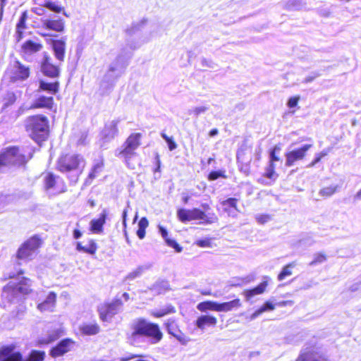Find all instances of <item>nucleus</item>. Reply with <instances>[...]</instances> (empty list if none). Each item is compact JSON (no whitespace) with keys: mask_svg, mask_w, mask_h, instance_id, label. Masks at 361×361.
<instances>
[{"mask_svg":"<svg viewBox=\"0 0 361 361\" xmlns=\"http://www.w3.org/2000/svg\"><path fill=\"white\" fill-rule=\"evenodd\" d=\"M85 166V161L82 156L75 154H66L59 158L57 168L61 172L74 171L73 181L75 182L78 174Z\"/></svg>","mask_w":361,"mask_h":361,"instance_id":"6","label":"nucleus"},{"mask_svg":"<svg viewBox=\"0 0 361 361\" xmlns=\"http://www.w3.org/2000/svg\"><path fill=\"white\" fill-rule=\"evenodd\" d=\"M59 82H49L45 80H40L39 90L55 94L59 91Z\"/></svg>","mask_w":361,"mask_h":361,"instance_id":"27","label":"nucleus"},{"mask_svg":"<svg viewBox=\"0 0 361 361\" xmlns=\"http://www.w3.org/2000/svg\"><path fill=\"white\" fill-rule=\"evenodd\" d=\"M326 260V257L323 254H317L315 255L314 259L310 263V266L316 265L317 264H320L324 262Z\"/></svg>","mask_w":361,"mask_h":361,"instance_id":"47","label":"nucleus"},{"mask_svg":"<svg viewBox=\"0 0 361 361\" xmlns=\"http://www.w3.org/2000/svg\"><path fill=\"white\" fill-rule=\"evenodd\" d=\"M159 232L164 239L166 245L171 247L175 249L177 252H180L182 251V247H180L175 240L171 239L168 238V232L167 230L162 226H158Z\"/></svg>","mask_w":361,"mask_h":361,"instance_id":"24","label":"nucleus"},{"mask_svg":"<svg viewBox=\"0 0 361 361\" xmlns=\"http://www.w3.org/2000/svg\"><path fill=\"white\" fill-rule=\"evenodd\" d=\"M240 305L241 303L239 299H235L223 303L217 302V312H229L233 309L238 308Z\"/></svg>","mask_w":361,"mask_h":361,"instance_id":"28","label":"nucleus"},{"mask_svg":"<svg viewBox=\"0 0 361 361\" xmlns=\"http://www.w3.org/2000/svg\"><path fill=\"white\" fill-rule=\"evenodd\" d=\"M139 228L140 229H146V228L148 226V221L145 217H142L139 223H138Z\"/></svg>","mask_w":361,"mask_h":361,"instance_id":"56","label":"nucleus"},{"mask_svg":"<svg viewBox=\"0 0 361 361\" xmlns=\"http://www.w3.org/2000/svg\"><path fill=\"white\" fill-rule=\"evenodd\" d=\"M219 177H224L223 172L221 171H212L209 174V180H214L219 178Z\"/></svg>","mask_w":361,"mask_h":361,"instance_id":"51","label":"nucleus"},{"mask_svg":"<svg viewBox=\"0 0 361 361\" xmlns=\"http://www.w3.org/2000/svg\"><path fill=\"white\" fill-rule=\"evenodd\" d=\"M74 345V342L68 338L61 341L57 345L51 350V355L54 357H59L69 352Z\"/></svg>","mask_w":361,"mask_h":361,"instance_id":"15","label":"nucleus"},{"mask_svg":"<svg viewBox=\"0 0 361 361\" xmlns=\"http://www.w3.org/2000/svg\"><path fill=\"white\" fill-rule=\"evenodd\" d=\"M161 135L162 138L167 142L169 150L172 151L177 147V145L173 141L172 137H169L165 133H161Z\"/></svg>","mask_w":361,"mask_h":361,"instance_id":"46","label":"nucleus"},{"mask_svg":"<svg viewBox=\"0 0 361 361\" xmlns=\"http://www.w3.org/2000/svg\"><path fill=\"white\" fill-rule=\"evenodd\" d=\"M312 146L310 144H307L300 148L286 153V166L290 167L293 166L298 161L302 160L305 157L307 152Z\"/></svg>","mask_w":361,"mask_h":361,"instance_id":"12","label":"nucleus"},{"mask_svg":"<svg viewBox=\"0 0 361 361\" xmlns=\"http://www.w3.org/2000/svg\"><path fill=\"white\" fill-rule=\"evenodd\" d=\"M56 295L54 292H49L46 299L38 304L37 309L41 312L52 311L55 307Z\"/></svg>","mask_w":361,"mask_h":361,"instance_id":"19","label":"nucleus"},{"mask_svg":"<svg viewBox=\"0 0 361 361\" xmlns=\"http://www.w3.org/2000/svg\"><path fill=\"white\" fill-rule=\"evenodd\" d=\"M54 104V99L51 96L45 97V96H39L37 97L33 104L32 105V108H46L51 109Z\"/></svg>","mask_w":361,"mask_h":361,"instance_id":"23","label":"nucleus"},{"mask_svg":"<svg viewBox=\"0 0 361 361\" xmlns=\"http://www.w3.org/2000/svg\"><path fill=\"white\" fill-rule=\"evenodd\" d=\"M295 267L294 263H290L285 266L281 273L278 275V280L283 281L286 277L290 276L292 274L291 269Z\"/></svg>","mask_w":361,"mask_h":361,"instance_id":"38","label":"nucleus"},{"mask_svg":"<svg viewBox=\"0 0 361 361\" xmlns=\"http://www.w3.org/2000/svg\"><path fill=\"white\" fill-rule=\"evenodd\" d=\"M122 59L121 56H118L116 59V61L112 63L109 68V72H114L117 70L118 63L121 61Z\"/></svg>","mask_w":361,"mask_h":361,"instance_id":"53","label":"nucleus"},{"mask_svg":"<svg viewBox=\"0 0 361 361\" xmlns=\"http://www.w3.org/2000/svg\"><path fill=\"white\" fill-rule=\"evenodd\" d=\"M271 219L269 215L262 214L256 216V220L259 224H264Z\"/></svg>","mask_w":361,"mask_h":361,"instance_id":"50","label":"nucleus"},{"mask_svg":"<svg viewBox=\"0 0 361 361\" xmlns=\"http://www.w3.org/2000/svg\"><path fill=\"white\" fill-rule=\"evenodd\" d=\"M59 337L58 332L54 331L52 334H49L47 338H42L39 341L40 344H48L55 340H56Z\"/></svg>","mask_w":361,"mask_h":361,"instance_id":"44","label":"nucleus"},{"mask_svg":"<svg viewBox=\"0 0 361 361\" xmlns=\"http://www.w3.org/2000/svg\"><path fill=\"white\" fill-rule=\"evenodd\" d=\"M126 216H127V210L124 209L123 212V224L124 227H126Z\"/></svg>","mask_w":361,"mask_h":361,"instance_id":"62","label":"nucleus"},{"mask_svg":"<svg viewBox=\"0 0 361 361\" xmlns=\"http://www.w3.org/2000/svg\"><path fill=\"white\" fill-rule=\"evenodd\" d=\"M329 152L330 149H324L321 152L316 154L314 160L311 164H310L309 166H314L316 164L319 163L323 157L329 153Z\"/></svg>","mask_w":361,"mask_h":361,"instance_id":"43","label":"nucleus"},{"mask_svg":"<svg viewBox=\"0 0 361 361\" xmlns=\"http://www.w3.org/2000/svg\"><path fill=\"white\" fill-rule=\"evenodd\" d=\"M81 332L85 335H95L99 332L100 328L99 325L94 323H85L80 327Z\"/></svg>","mask_w":361,"mask_h":361,"instance_id":"31","label":"nucleus"},{"mask_svg":"<svg viewBox=\"0 0 361 361\" xmlns=\"http://www.w3.org/2000/svg\"><path fill=\"white\" fill-rule=\"evenodd\" d=\"M15 345H8L0 348V361H43L45 357L44 351L32 350L28 357L23 358L20 352L15 351Z\"/></svg>","mask_w":361,"mask_h":361,"instance_id":"5","label":"nucleus"},{"mask_svg":"<svg viewBox=\"0 0 361 361\" xmlns=\"http://www.w3.org/2000/svg\"><path fill=\"white\" fill-rule=\"evenodd\" d=\"M102 168H103L102 163L96 164L93 166L91 172L90 173L88 178L86 179L85 184L90 185L91 183L92 180L94 178H96L100 173V172L102 171Z\"/></svg>","mask_w":361,"mask_h":361,"instance_id":"35","label":"nucleus"},{"mask_svg":"<svg viewBox=\"0 0 361 361\" xmlns=\"http://www.w3.org/2000/svg\"><path fill=\"white\" fill-rule=\"evenodd\" d=\"M26 131L37 142L44 140L49 131V121L45 116H29L25 121Z\"/></svg>","mask_w":361,"mask_h":361,"instance_id":"3","label":"nucleus"},{"mask_svg":"<svg viewBox=\"0 0 361 361\" xmlns=\"http://www.w3.org/2000/svg\"><path fill=\"white\" fill-rule=\"evenodd\" d=\"M146 269L144 267H138L126 276V280L132 281L140 277Z\"/></svg>","mask_w":361,"mask_h":361,"instance_id":"40","label":"nucleus"},{"mask_svg":"<svg viewBox=\"0 0 361 361\" xmlns=\"http://www.w3.org/2000/svg\"><path fill=\"white\" fill-rule=\"evenodd\" d=\"M177 216L181 222L200 220L203 223L212 224L217 219L214 214L209 216L203 211L197 208L192 209H179L177 212Z\"/></svg>","mask_w":361,"mask_h":361,"instance_id":"7","label":"nucleus"},{"mask_svg":"<svg viewBox=\"0 0 361 361\" xmlns=\"http://www.w3.org/2000/svg\"><path fill=\"white\" fill-rule=\"evenodd\" d=\"M137 235L140 239H143L145 236V230L138 228L137 231Z\"/></svg>","mask_w":361,"mask_h":361,"instance_id":"60","label":"nucleus"},{"mask_svg":"<svg viewBox=\"0 0 361 361\" xmlns=\"http://www.w3.org/2000/svg\"><path fill=\"white\" fill-rule=\"evenodd\" d=\"M42 49V45L40 43L32 40H27L22 45V52L25 55H32L39 51Z\"/></svg>","mask_w":361,"mask_h":361,"instance_id":"21","label":"nucleus"},{"mask_svg":"<svg viewBox=\"0 0 361 361\" xmlns=\"http://www.w3.org/2000/svg\"><path fill=\"white\" fill-rule=\"evenodd\" d=\"M32 282L30 279L18 276L11 281L3 289L2 297L10 302H15L20 298L30 293Z\"/></svg>","mask_w":361,"mask_h":361,"instance_id":"2","label":"nucleus"},{"mask_svg":"<svg viewBox=\"0 0 361 361\" xmlns=\"http://www.w3.org/2000/svg\"><path fill=\"white\" fill-rule=\"evenodd\" d=\"M196 244L201 247H206L209 246V241L208 240H199Z\"/></svg>","mask_w":361,"mask_h":361,"instance_id":"59","label":"nucleus"},{"mask_svg":"<svg viewBox=\"0 0 361 361\" xmlns=\"http://www.w3.org/2000/svg\"><path fill=\"white\" fill-rule=\"evenodd\" d=\"M1 161L4 166L6 165H22L25 164L28 159L25 155L19 152V149L16 147L7 148L0 154Z\"/></svg>","mask_w":361,"mask_h":361,"instance_id":"10","label":"nucleus"},{"mask_svg":"<svg viewBox=\"0 0 361 361\" xmlns=\"http://www.w3.org/2000/svg\"><path fill=\"white\" fill-rule=\"evenodd\" d=\"M42 243L38 235H34L27 240L18 250L17 258L20 260H30L36 255Z\"/></svg>","mask_w":361,"mask_h":361,"instance_id":"8","label":"nucleus"},{"mask_svg":"<svg viewBox=\"0 0 361 361\" xmlns=\"http://www.w3.org/2000/svg\"><path fill=\"white\" fill-rule=\"evenodd\" d=\"M280 151V147L275 146L273 150L270 153V161L269 163H274V161H279V158L276 155V152Z\"/></svg>","mask_w":361,"mask_h":361,"instance_id":"49","label":"nucleus"},{"mask_svg":"<svg viewBox=\"0 0 361 361\" xmlns=\"http://www.w3.org/2000/svg\"><path fill=\"white\" fill-rule=\"evenodd\" d=\"M133 358H136L135 360H134L133 361H149L148 360L145 359L143 356L136 355H133L131 357H127L124 358V360L127 361V360H130V359H133Z\"/></svg>","mask_w":361,"mask_h":361,"instance_id":"58","label":"nucleus"},{"mask_svg":"<svg viewBox=\"0 0 361 361\" xmlns=\"http://www.w3.org/2000/svg\"><path fill=\"white\" fill-rule=\"evenodd\" d=\"M212 64V61H207L206 59H203L202 60V65L203 66H208V67H210V68H213V66Z\"/></svg>","mask_w":361,"mask_h":361,"instance_id":"63","label":"nucleus"},{"mask_svg":"<svg viewBox=\"0 0 361 361\" xmlns=\"http://www.w3.org/2000/svg\"><path fill=\"white\" fill-rule=\"evenodd\" d=\"M6 74L11 82H21L28 78L30 69L18 61H14L7 68Z\"/></svg>","mask_w":361,"mask_h":361,"instance_id":"9","label":"nucleus"},{"mask_svg":"<svg viewBox=\"0 0 361 361\" xmlns=\"http://www.w3.org/2000/svg\"><path fill=\"white\" fill-rule=\"evenodd\" d=\"M97 248V244L93 240H89L85 245H82V243L78 242L76 246L78 251L90 255H94L96 252Z\"/></svg>","mask_w":361,"mask_h":361,"instance_id":"29","label":"nucleus"},{"mask_svg":"<svg viewBox=\"0 0 361 361\" xmlns=\"http://www.w3.org/2000/svg\"><path fill=\"white\" fill-rule=\"evenodd\" d=\"M296 361H327L323 355H319L312 352H302Z\"/></svg>","mask_w":361,"mask_h":361,"instance_id":"30","label":"nucleus"},{"mask_svg":"<svg viewBox=\"0 0 361 361\" xmlns=\"http://www.w3.org/2000/svg\"><path fill=\"white\" fill-rule=\"evenodd\" d=\"M197 308L201 312H206L207 310L217 312V302L214 301L202 302L197 305Z\"/></svg>","mask_w":361,"mask_h":361,"instance_id":"34","label":"nucleus"},{"mask_svg":"<svg viewBox=\"0 0 361 361\" xmlns=\"http://www.w3.org/2000/svg\"><path fill=\"white\" fill-rule=\"evenodd\" d=\"M45 7H44L43 4L40 7H35L32 8V11L38 16H42L45 13Z\"/></svg>","mask_w":361,"mask_h":361,"instance_id":"57","label":"nucleus"},{"mask_svg":"<svg viewBox=\"0 0 361 361\" xmlns=\"http://www.w3.org/2000/svg\"><path fill=\"white\" fill-rule=\"evenodd\" d=\"M141 137L140 133L131 134L123 145L116 151V156L123 160L129 168L134 169L132 161L137 156L136 149L141 144Z\"/></svg>","mask_w":361,"mask_h":361,"instance_id":"4","label":"nucleus"},{"mask_svg":"<svg viewBox=\"0 0 361 361\" xmlns=\"http://www.w3.org/2000/svg\"><path fill=\"white\" fill-rule=\"evenodd\" d=\"M218 133H219L218 130L216 128H214L209 131V135L210 137H214V136L218 134Z\"/></svg>","mask_w":361,"mask_h":361,"instance_id":"64","label":"nucleus"},{"mask_svg":"<svg viewBox=\"0 0 361 361\" xmlns=\"http://www.w3.org/2000/svg\"><path fill=\"white\" fill-rule=\"evenodd\" d=\"M338 188V186L336 185L324 187L319 190V195L325 198L329 197L337 191Z\"/></svg>","mask_w":361,"mask_h":361,"instance_id":"36","label":"nucleus"},{"mask_svg":"<svg viewBox=\"0 0 361 361\" xmlns=\"http://www.w3.org/2000/svg\"><path fill=\"white\" fill-rule=\"evenodd\" d=\"M299 99H300L299 96L290 97L288 101V107L293 108V107L296 106L298 103Z\"/></svg>","mask_w":361,"mask_h":361,"instance_id":"54","label":"nucleus"},{"mask_svg":"<svg viewBox=\"0 0 361 361\" xmlns=\"http://www.w3.org/2000/svg\"><path fill=\"white\" fill-rule=\"evenodd\" d=\"M81 236H82V233L79 230L75 229L74 231H73V237H74V238L78 239Z\"/></svg>","mask_w":361,"mask_h":361,"instance_id":"61","label":"nucleus"},{"mask_svg":"<svg viewBox=\"0 0 361 361\" xmlns=\"http://www.w3.org/2000/svg\"><path fill=\"white\" fill-rule=\"evenodd\" d=\"M252 280L251 276H246L245 278H239L236 279V281L233 284V286H243L244 284L250 283Z\"/></svg>","mask_w":361,"mask_h":361,"instance_id":"48","label":"nucleus"},{"mask_svg":"<svg viewBox=\"0 0 361 361\" xmlns=\"http://www.w3.org/2000/svg\"><path fill=\"white\" fill-rule=\"evenodd\" d=\"M223 209L228 216L232 217H236L238 210L236 207L237 199L228 198L224 201L222 203Z\"/></svg>","mask_w":361,"mask_h":361,"instance_id":"22","label":"nucleus"},{"mask_svg":"<svg viewBox=\"0 0 361 361\" xmlns=\"http://www.w3.org/2000/svg\"><path fill=\"white\" fill-rule=\"evenodd\" d=\"M109 212L106 209H102L99 217L92 219L90 221V231L94 233H102L103 232V226L106 222Z\"/></svg>","mask_w":361,"mask_h":361,"instance_id":"16","label":"nucleus"},{"mask_svg":"<svg viewBox=\"0 0 361 361\" xmlns=\"http://www.w3.org/2000/svg\"><path fill=\"white\" fill-rule=\"evenodd\" d=\"M162 336L159 325L144 318L135 319L126 333L127 342L135 347L142 346L147 339L150 343L156 344L161 340Z\"/></svg>","mask_w":361,"mask_h":361,"instance_id":"1","label":"nucleus"},{"mask_svg":"<svg viewBox=\"0 0 361 361\" xmlns=\"http://www.w3.org/2000/svg\"><path fill=\"white\" fill-rule=\"evenodd\" d=\"M175 312V308L169 305L166 306L164 308L159 310V311H153L151 312V314L153 315L155 317H164L168 314L173 313Z\"/></svg>","mask_w":361,"mask_h":361,"instance_id":"37","label":"nucleus"},{"mask_svg":"<svg viewBox=\"0 0 361 361\" xmlns=\"http://www.w3.org/2000/svg\"><path fill=\"white\" fill-rule=\"evenodd\" d=\"M117 124V121H111L105 125L102 133L104 140L108 142L114 138L118 133Z\"/></svg>","mask_w":361,"mask_h":361,"instance_id":"17","label":"nucleus"},{"mask_svg":"<svg viewBox=\"0 0 361 361\" xmlns=\"http://www.w3.org/2000/svg\"><path fill=\"white\" fill-rule=\"evenodd\" d=\"M27 18V12L25 11L21 14L19 20L16 25V33L19 39L22 37L23 30L26 28L25 21Z\"/></svg>","mask_w":361,"mask_h":361,"instance_id":"33","label":"nucleus"},{"mask_svg":"<svg viewBox=\"0 0 361 361\" xmlns=\"http://www.w3.org/2000/svg\"><path fill=\"white\" fill-rule=\"evenodd\" d=\"M275 305L270 301H267L260 308L250 315V320H254L264 312L272 311Z\"/></svg>","mask_w":361,"mask_h":361,"instance_id":"32","label":"nucleus"},{"mask_svg":"<svg viewBox=\"0 0 361 361\" xmlns=\"http://www.w3.org/2000/svg\"><path fill=\"white\" fill-rule=\"evenodd\" d=\"M42 27L56 32H61L63 30L64 24L62 20H50L48 18L42 19Z\"/></svg>","mask_w":361,"mask_h":361,"instance_id":"20","label":"nucleus"},{"mask_svg":"<svg viewBox=\"0 0 361 361\" xmlns=\"http://www.w3.org/2000/svg\"><path fill=\"white\" fill-rule=\"evenodd\" d=\"M122 307V302L120 300H116L107 305L99 309V315L102 321L108 322L111 317L117 314Z\"/></svg>","mask_w":361,"mask_h":361,"instance_id":"13","label":"nucleus"},{"mask_svg":"<svg viewBox=\"0 0 361 361\" xmlns=\"http://www.w3.org/2000/svg\"><path fill=\"white\" fill-rule=\"evenodd\" d=\"M319 75H320V74L318 73H311V75H310L309 76L306 77L304 79L303 82H305V83L310 82L313 81L315 78L319 77Z\"/></svg>","mask_w":361,"mask_h":361,"instance_id":"55","label":"nucleus"},{"mask_svg":"<svg viewBox=\"0 0 361 361\" xmlns=\"http://www.w3.org/2000/svg\"><path fill=\"white\" fill-rule=\"evenodd\" d=\"M156 286L157 288L160 287V288H159V290L161 293L162 291H165V290H168L169 288V284L167 281H163L157 283L156 284Z\"/></svg>","mask_w":361,"mask_h":361,"instance_id":"52","label":"nucleus"},{"mask_svg":"<svg viewBox=\"0 0 361 361\" xmlns=\"http://www.w3.org/2000/svg\"><path fill=\"white\" fill-rule=\"evenodd\" d=\"M288 10H298L301 8V1L300 0H290L286 5Z\"/></svg>","mask_w":361,"mask_h":361,"instance_id":"45","label":"nucleus"},{"mask_svg":"<svg viewBox=\"0 0 361 361\" xmlns=\"http://www.w3.org/2000/svg\"><path fill=\"white\" fill-rule=\"evenodd\" d=\"M43 6L55 13H60L63 10V7L58 2L45 1Z\"/></svg>","mask_w":361,"mask_h":361,"instance_id":"39","label":"nucleus"},{"mask_svg":"<svg viewBox=\"0 0 361 361\" xmlns=\"http://www.w3.org/2000/svg\"><path fill=\"white\" fill-rule=\"evenodd\" d=\"M208 109L209 108L206 106H195L188 110V114L193 115L197 117L199 115L205 113Z\"/></svg>","mask_w":361,"mask_h":361,"instance_id":"42","label":"nucleus"},{"mask_svg":"<svg viewBox=\"0 0 361 361\" xmlns=\"http://www.w3.org/2000/svg\"><path fill=\"white\" fill-rule=\"evenodd\" d=\"M46 190L51 195H56L65 192L66 185L63 180L52 173H48L44 178Z\"/></svg>","mask_w":361,"mask_h":361,"instance_id":"11","label":"nucleus"},{"mask_svg":"<svg viewBox=\"0 0 361 361\" xmlns=\"http://www.w3.org/2000/svg\"><path fill=\"white\" fill-rule=\"evenodd\" d=\"M54 55L59 61H63L65 54V42L62 40H54L52 43Z\"/></svg>","mask_w":361,"mask_h":361,"instance_id":"26","label":"nucleus"},{"mask_svg":"<svg viewBox=\"0 0 361 361\" xmlns=\"http://www.w3.org/2000/svg\"><path fill=\"white\" fill-rule=\"evenodd\" d=\"M264 176L273 180L276 179L278 175L275 172L274 163H269V166L266 168Z\"/></svg>","mask_w":361,"mask_h":361,"instance_id":"41","label":"nucleus"},{"mask_svg":"<svg viewBox=\"0 0 361 361\" xmlns=\"http://www.w3.org/2000/svg\"><path fill=\"white\" fill-rule=\"evenodd\" d=\"M216 323L217 319L215 317L204 314L201 315L197 319L195 325L198 329L203 331L206 326H215Z\"/></svg>","mask_w":361,"mask_h":361,"instance_id":"18","label":"nucleus"},{"mask_svg":"<svg viewBox=\"0 0 361 361\" xmlns=\"http://www.w3.org/2000/svg\"><path fill=\"white\" fill-rule=\"evenodd\" d=\"M268 285L267 281H264L259 283L257 286L252 289L245 290L243 293L247 300H250L256 295L262 294L264 292L267 286Z\"/></svg>","mask_w":361,"mask_h":361,"instance_id":"25","label":"nucleus"},{"mask_svg":"<svg viewBox=\"0 0 361 361\" xmlns=\"http://www.w3.org/2000/svg\"><path fill=\"white\" fill-rule=\"evenodd\" d=\"M51 61L52 59L45 54L41 63V71L48 77L57 78L60 73L59 68L57 65H54Z\"/></svg>","mask_w":361,"mask_h":361,"instance_id":"14","label":"nucleus"}]
</instances>
